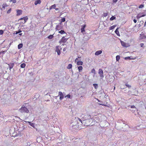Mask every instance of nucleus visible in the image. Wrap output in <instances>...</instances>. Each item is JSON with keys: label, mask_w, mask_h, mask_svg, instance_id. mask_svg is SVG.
I'll use <instances>...</instances> for the list:
<instances>
[{"label": "nucleus", "mask_w": 146, "mask_h": 146, "mask_svg": "<svg viewBox=\"0 0 146 146\" xmlns=\"http://www.w3.org/2000/svg\"><path fill=\"white\" fill-rule=\"evenodd\" d=\"M78 120V119L72 122V129L74 130H78L81 129L82 128V124H80V122Z\"/></svg>", "instance_id": "nucleus-1"}, {"label": "nucleus", "mask_w": 146, "mask_h": 146, "mask_svg": "<svg viewBox=\"0 0 146 146\" xmlns=\"http://www.w3.org/2000/svg\"><path fill=\"white\" fill-rule=\"evenodd\" d=\"M90 118V116H89L88 115H85L84 116V118H88V119H83V121H82V120L81 119H80L79 118H78V120H79V121L80 123V124H83L84 126H88L90 124V119H88V118Z\"/></svg>", "instance_id": "nucleus-2"}, {"label": "nucleus", "mask_w": 146, "mask_h": 146, "mask_svg": "<svg viewBox=\"0 0 146 146\" xmlns=\"http://www.w3.org/2000/svg\"><path fill=\"white\" fill-rule=\"evenodd\" d=\"M19 111L21 113H28L29 111L24 105L22 106L19 109Z\"/></svg>", "instance_id": "nucleus-3"}, {"label": "nucleus", "mask_w": 146, "mask_h": 146, "mask_svg": "<svg viewBox=\"0 0 146 146\" xmlns=\"http://www.w3.org/2000/svg\"><path fill=\"white\" fill-rule=\"evenodd\" d=\"M68 39V38H66L64 36L62 37L60 40L59 41V43H62L66 42Z\"/></svg>", "instance_id": "nucleus-4"}, {"label": "nucleus", "mask_w": 146, "mask_h": 146, "mask_svg": "<svg viewBox=\"0 0 146 146\" xmlns=\"http://www.w3.org/2000/svg\"><path fill=\"white\" fill-rule=\"evenodd\" d=\"M119 40H120L121 44L123 47H127L129 46V44H128L125 42L121 40L119 38Z\"/></svg>", "instance_id": "nucleus-5"}, {"label": "nucleus", "mask_w": 146, "mask_h": 146, "mask_svg": "<svg viewBox=\"0 0 146 146\" xmlns=\"http://www.w3.org/2000/svg\"><path fill=\"white\" fill-rule=\"evenodd\" d=\"M98 74H99L100 76L102 78L104 77L103 74V71L101 69H99L98 71Z\"/></svg>", "instance_id": "nucleus-6"}, {"label": "nucleus", "mask_w": 146, "mask_h": 146, "mask_svg": "<svg viewBox=\"0 0 146 146\" xmlns=\"http://www.w3.org/2000/svg\"><path fill=\"white\" fill-rule=\"evenodd\" d=\"M58 94L60 96V99L61 100L63 99L64 97V95L62 92H59Z\"/></svg>", "instance_id": "nucleus-7"}, {"label": "nucleus", "mask_w": 146, "mask_h": 146, "mask_svg": "<svg viewBox=\"0 0 146 146\" xmlns=\"http://www.w3.org/2000/svg\"><path fill=\"white\" fill-rule=\"evenodd\" d=\"M145 15L144 13H140L138 14L137 16V18L139 19L141 17H144Z\"/></svg>", "instance_id": "nucleus-8"}, {"label": "nucleus", "mask_w": 146, "mask_h": 146, "mask_svg": "<svg viewBox=\"0 0 146 146\" xmlns=\"http://www.w3.org/2000/svg\"><path fill=\"white\" fill-rule=\"evenodd\" d=\"M22 11L21 10L18 9L17 10V15L19 16L22 13Z\"/></svg>", "instance_id": "nucleus-9"}, {"label": "nucleus", "mask_w": 146, "mask_h": 146, "mask_svg": "<svg viewBox=\"0 0 146 146\" xmlns=\"http://www.w3.org/2000/svg\"><path fill=\"white\" fill-rule=\"evenodd\" d=\"M56 51L57 52V54L58 55H60V52L59 48V46H56Z\"/></svg>", "instance_id": "nucleus-10"}, {"label": "nucleus", "mask_w": 146, "mask_h": 146, "mask_svg": "<svg viewBox=\"0 0 146 146\" xmlns=\"http://www.w3.org/2000/svg\"><path fill=\"white\" fill-rule=\"evenodd\" d=\"M86 26V25L85 24L82 25V27H81V32L83 33V32H84L85 31L84 29H85V28Z\"/></svg>", "instance_id": "nucleus-11"}, {"label": "nucleus", "mask_w": 146, "mask_h": 146, "mask_svg": "<svg viewBox=\"0 0 146 146\" xmlns=\"http://www.w3.org/2000/svg\"><path fill=\"white\" fill-rule=\"evenodd\" d=\"M102 52V51L101 50H99L96 51L95 53V55L98 56L101 54Z\"/></svg>", "instance_id": "nucleus-12"}, {"label": "nucleus", "mask_w": 146, "mask_h": 146, "mask_svg": "<svg viewBox=\"0 0 146 146\" xmlns=\"http://www.w3.org/2000/svg\"><path fill=\"white\" fill-rule=\"evenodd\" d=\"M129 107H130V108H131L134 109H135V110H137L136 111V112L137 113V114H138V115H139L138 112L137 111H138L137 109L136 108V107H135V106H134V105H133V106H129Z\"/></svg>", "instance_id": "nucleus-13"}, {"label": "nucleus", "mask_w": 146, "mask_h": 146, "mask_svg": "<svg viewBox=\"0 0 146 146\" xmlns=\"http://www.w3.org/2000/svg\"><path fill=\"white\" fill-rule=\"evenodd\" d=\"M9 66L10 70L14 66V64L13 63H11L10 64H8Z\"/></svg>", "instance_id": "nucleus-14"}, {"label": "nucleus", "mask_w": 146, "mask_h": 146, "mask_svg": "<svg viewBox=\"0 0 146 146\" xmlns=\"http://www.w3.org/2000/svg\"><path fill=\"white\" fill-rule=\"evenodd\" d=\"M41 2L40 0H37L35 1V5H37V4H40L41 3Z\"/></svg>", "instance_id": "nucleus-15"}, {"label": "nucleus", "mask_w": 146, "mask_h": 146, "mask_svg": "<svg viewBox=\"0 0 146 146\" xmlns=\"http://www.w3.org/2000/svg\"><path fill=\"white\" fill-rule=\"evenodd\" d=\"M56 7V4H54L53 5H52L50 7V8H49V10H51V9H55Z\"/></svg>", "instance_id": "nucleus-16"}, {"label": "nucleus", "mask_w": 146, "mask_h": 146, "mask_svg": "<svg viewBox=\"0 0 146 146\" xmlns=\"http://www.w3.org/2000/svg\"><path fill=\"white\" fill-rule=\"evenodd\" d=\"M119 123H120L121 124L123 123V124H124L126 125V121L124 120H119Z\"/></svg>", "instance_id": "nucleus-17"}, {"label": "nucleus", "mask_w": 146, "mask_h": 146, "mask_svg": "<svg viewBox=\"0 0 146 146\" xmlns=\"http://www.w3.org/2000/svg\"><path fill=\"white\" fill-rule=\"evenodd\" d=\"M83 64V62L81 61H78L77 62V64L78 65H82Z\"/></svg>", "instance_id": "nucleus-18"}, {"label": "nucleus", "mask_w": 146, "mask_h": 146, "mask_svg": "<svg viewBox=\"0 0 146 146\" xmlns=\"http://www.w3.org/2000/svg\"><path fill=\"white\" fill-rule=\"evenodd\" d=\"M135 115H136L137 114V113L136 112V111L137 110H135V109H132V110H130Z\"/></svg>", "instance_id": "nucleus-19"}, {"label": "nucleus", "mask_w": 146, "mask_h": 146, "mask_svg": "<svg viewBox=\"0 0 146 146\" xmlns=\"http://www.w3.org/2000/svg\"><path fill=\"white\" fill-rule=\"evenodd\" d=\"M58 33L61 34H63L66 33L65 32L64 30H61V31H58Z\"/></svg>", "instance_id": "nucleus-20"}, {"label": "nucleus", "mask_w": 146, "mask_h": 146, "mask_svg": "<svg viewBox=\"0 0 146 146\" xmlns=\"http://www.w3.org/2000/svg\"><path fill=\"white\" fill-rule=\"evenodd\" d=\"M116 25H114L112 26H111L109 28L110 30H111L113 29H114L116 27Z\"/></svg>", "instance_id": "nucleus-21"}, {"label": "nucleus", "mask_w": 146, "mask_h": 146, "mask_svg": "<svg viewBox=\"0 0 146 146\" xmlns=\"http://www.w3.org/2000/svg\"><path fill=\"white\" fill-rule=\"evenodd\" d=\"M78 69L79 72H81L83 69V67L82 66H79L78 67Z\"/></svg>", "instance_id": "nucleus-22"}, {"label": "nucleus", "mask_w": 146, "mask_h": 146, "mask_svg": "<svg viewBox=\"0 0 146 146\" xmlns=\"http://www.w3.org/2000/svg\"><path fill=\"white\" fill-rule=\"evenodd\" d=\"M23 44H19L18 46V48L19 49H20L21 48H22L23 47Z\"/></svg>", "instance_id": "nucleus-23"}, {"label": "nucleus", "mask_w": 146, "mask_h": 146, "mask_svg": "<svg viewBox=\"0 0 146 146\" xmlns=\"http://www.w3.org/2000/svg\"><path fill=\"white\" fill-rule=\"evenodd\" d=\"M72 64H69L67 67L68 69H70L72 68Z\"/></svg>", "instance_id": "nucleus-24"}, {"label": "nucleus", "mask_w": 146, "mask_h": 146, "mask_svg": "<svg viewBox=\"0 0 146 146\" xmlns=\"http://www.w3.org/2000/svg\"><path fill=\"white\" fill-rule=\"evenodd\" d=\"M20 66H21V68H24L25 67V66H26V64L24 63H23L21 64V65Z\"/></svg>", "instance_id": "nucleus-25"}, {"label": "nucleus", "mask_w": 146, "mask_h": 146, "mask_svg": "<svg viewBox=\"0 0 146 146\" xmlns=\"http://www.w3.org/2000/svg\"><path fill=\"white\" fill-rule=\"evenodd\" d=\"M54 37L53 35H50L47 37V38L50 39H52Z\"/></svg>", "instance_id": "nucleus-26"}, {"label": "nucleus", "mask_w": 146, "mask_h": 146, "mask_svg": "<svg viewBox=\"0 0 146 146\" xmlns=\"http://www.w3.org/2000/svg\"><path fill=\"white\" fill-rule=\"evenodd\" d=\"M118 28H117L115 31V33L117 35L119 36V31L118 30Z\"/></svg>", "instance_id": "nucleus-27"}, {"label": "nucleus", "mask_w": 146, "mask_h": 146, "mask_svg": "<svg viewBox=\"0 0 146 146\" xmlns=\"http://www.w3.org/2000/svg\"><path fill=\"white\" fill-rule=\"evenodd\" d=\"M115 19V17L114 16H112L110 18V21H112L114 19Z\"/></svg>", "instance_id": "nucleus-28"}, {"label": "nucleus", "mask_w": 146, "mask_h": 146, "mask_svg": "<svg viewBox=\"0 0 146 146\" xmlns=\"http://www.w3.org/2000/svg\"><path fill=\"white\" fill-rule=\"evenodd\" d=\"M28 122L29 123V124L32 126V127H34V124L33 123H31V122L28 121Z\"/></svg>", "instance_id": "nucleus-29"}, {"label": "nucleus", "mask_w": 146, "mask_h": 146, "mask_svg": "<svg viewBox=\"0 0 146 146\" xmlns=\"http://www.w3.org/2000/svg\"><path fill=\"white\" fill-rule=\"evenodd\" d=\"M144 21H140L139 24V27H140L142 25Z\"/></svg>", "instance_id": "nucleus-30"}, {"label": "nucleus", "mask_w": 146, "mask_h": 146, "mask_svg": "<svg viewBox=\"0 0 146 146\" xmlns=\"http://www.w3.org/2000/svg\"><path fill=\"white\" fill-rule=\"evenodd\" d=\"M23 19L24 20L25 23L27 21L28 19V18L27 16L26 17H23Z\"/></svg>", "instance_id": "nucleus-31"}, {"label": "nucleus", "mask_w": 146, "mask_h": 146, "mask_svg": "<svg viewBox=\"0 0 146 146\" xmlns=\"http://www.w3.org/2000/svg\"><path fill=\"white\" fill-rule=\"evenodd\" d=\"M93 85L95 89L97 88L98 87V85L97 84H93Z\"/></svg>", "instance_id": "nucleus-32"}, {"label": "nucleus", "mask_w": 146, "mask_h": 146, "mask_svg": "<svg viewBox=\"0 0 146 146\" xmlns=\"http://www.w3.org/2000/svg\"><path fill=\"white\" fill-rule=\"evenodd\" d=\"M131 58L130 57L128 56L127 57H126L125 58V60H131Z\"/></svg>", "instance_id": "nucleus-33"}, {"label": "nucleus", "mask_w": 146, "mask_h": 146, "mask_svg": "<svg viewBox=\"0 0 146 146\" xmlns=\"http://www.w3.org/2000/svg\"><path fill=\"white\" fill-rule=\"evenodd\" d=\"M108 13L107 12L104 13H103V16L104 17H106L107 16Z\"/></svg>", "instance_id": "nucleus-34"}, {"label": "nucleus", "mask_w": 146, "mask_h": 146, "mask_svg": "<svg viewBox=\"0 0 146 146\" xmlns=\"http://www.w3.org/2000/svg\"><path fill=\"white\" fill-rule=\"evenodd\" d=\"M10 2H12L13 3H15L16 2V0H10L9 1Z\"/></svg>", "instance_id": "nucleus-35"}, {"label": "nucleus", "mask_w": 146, "mask_h": 146, "mask_svg": "<svg viewBox=\"0 0 146 146\" xmlns=\"http://www.w3.org/2000/svg\"><path fill=\"white\" fill-rule=\"evenodd\" d=\"M91 72L92 73H93L94 74H95L96 72H95V69L94 68H93L91 71Z\"/></svg>", "instance_id": "nucleus-36"}, {"label": "nucleus", "mask_w": 146, "mask_h": 146, "mask_svg": "<svg viewBox=\"0 0 146 146\" xmlns=\"http://www.w3.org/2000/svg\"><path fill=\"white\" fill-rule=\"evenodd\" d=\"M11 8H10L9 10H8L7 11V14L10 13H11Z\"/></svg>", "instance_id": "nucleus-37"}, {"label": "nucleus", "mask_w": 146, "mask_h": 146, "mask_svg": "<svg viewBox=\"0 0 146 146\" xmlns=\"http://www.w3.org/2000/svg\"><path fill=\"white\" fill-rule=\"evenodd\" d=\"M65 20H66V19H65V18H62L61 19V23L65 21Z\"/></svg>", "instance_id": "nucleus-38"}, {"label": "nucleus", "mask_w": 146, "mask_h": 146, "mask_svg": "<svg viewBox=\"0 0 146 146\" xmlns=\"http://www.w3.org/2000/svg\"><path fill=\"white\" fill-rule=\"evenodd\" d=\"M71 96L70 94H68L65 96V98L67 97L68 98H70Z\"/></svg>", "instance_id": "nucleus-39"}, {"label": "nucleus", "mask_w": 146, "mask_h": 146, "mask_svg": "<svg viewBox=\"0 0 146 146\" xmlns=\"http://www.w3.org/2000/svg\"><path fill=\"white\" fill-rule=\"evenodd\" d=\"M144 5L141 4L139 7V9L142 8L144 7Z\"/></svg>", "instance_id": "nucleus-40"}, {"label": "nucleus", "mask_w": 146, "mask_h": 146, "mask_svg": "<svg viewBox=\"0 0 146 146\" xmlns=\"http://www.w3.org/2000/svg\"><path fill=\"white\" fill-rule=\"evenodd\" d=\"M6 52L5 51H1L0 52V54H3L5 53Z\"/></svg>", "instance_id": "nucleus-41"}, {"label": "nucleus", "mask_w": 146, "mask_h": 146, "mask_svg": "<svg viewBox=\"0 0 146 146\" xmlns=\"http://www.w3.org/2000/svg\"><path fill=\"white\" fill-rule=\"evenodd\" d=\"M59 26L58 25H56V29L57 30H60V28H59Z\"/></svg>", "instance_id": "nucleus-42"}, {"label": "nucleus", "mask_w": 146, "mask_h": 146, "mask_svg": "<svg viewBox=\"0 0 146 146\" xmlns=\"http://www.w3.org/2000/svg\"><path fill=\"white\" fill-rule=\"evenodd\" d=\"M4 32L3 30H0V35H1L3 34Z\"/></svg>", "instance_id": "nucleus-43"}, {"label": "nucleus", "mask_w": 146, "mask_h": 146, "mask_svg": "<svg viewBox=\"0 0 146 146\" xmlns=\"http://www.w3.org/2000/svg\"><path fill=\"white\" fill-rule=\"evenodd\" d=\"M99 105H102L103 106H107L108 107H109V106H108V105H106L105 104H100V103H99Z\"/></svg>", "instance_id": "nucleus-44"}, {"label": "nucleus", "mask_w": 146, "mask_h": 146, "mask_svg": "<svg viewBox=\"0 0 146 146\" xmlns=\"http://www.w3.org/2000/svg\"><path fill=\"white\" fill-rule=\"evenodd\" d=\"M116 60L117 61H119V55H117L116 56Z\"/></svg>", "instance_id": "nucleus-45"}, {"label": "nucleus", "mask_w": 146, "mask_h": 146, "mask_svg": "<svg viewBox=\"0 0 146 146\" xmlns=\"http://www.w3.org/2000/svg\"><path fill=\"white\" fill-rule=\"evenodd\" d=\"M21 32V30L20 31H17L16 33V34H17L19 33H20Z\"/></svg>", "instance_id": "nucleus-46"}, {"label": "nucleus", "mask_w": 146, "mask_h": 146, "mask_svg": "<svg viewBox=\"0 0 146 146\" xmlns=\"http://www.w3.org/2000/svg\"><path fill=\"white\" fill-rule=\"evenodd\" d=\"M140 46L141 47H143L144 46V44L141 43L140 44Z\"/></svg>", "instance_id": "nucleus-47"}, {"label": "nucleus", "mask_w": 146, "mask_h": 146, "mask_svg": "<svg viewBox=\"0 0 146 146\" xmlns=\"http://www.w3.org/2000/svg\"><path fill=\"white\" fill-rule=\"evenodd\" d=\"M126 86H127V87H128L129 88V87H131V86L129 85L128 84H126Z\"/></svg>", "instance_id": "nucleus-48"}, {"label": "nucleus", "mask_w": 146, "mask_h": 146, "mask_svg": "<svg viewBox=\"0 0 146 146\" xmlns=\"http://www.w3.org/2000/svg\"><path fill=\"white\" fill-rule=\"evenodd\" d=\"M66 48H64L63 49V50L64 52L66 51Z\"/></svg>", "instance_id": "nucleus-49"}, {"label": "nucleus", "mask_w": 146, "mask_h": 146, "mask_svg": "<svg viewBox=\"0 0 146 146\" xmlns=\"http://www.w3.org/2000/svg\"><path fill=\"white\" fill-rule=\"evenodd\" d=\"M133 21L135 23H136L137 22V20L135 19H134Z\"/></svg>", "instance_id": "nucleus-50"}, {"label": "nucleus", "mask_w": 146, "mask_h": 146, "mask_svg": "<svg viewBox=\"0 0 146 146\" xmlns=\"http://www.w3.org/2000/svg\"><path fill=\"white\" fill-rule=\"evenodd\" d=\"M55 10H56L57 11V10H58V8H55Z\"/></svg>", "instance_id": "nucleus-51"}, {"label": "nucleus", "mask_w": 146, "mask_h": 146, "mask_svg": "<svg viewBox=\"0 0 146 146\" xmlns=\"http://www.w3.org/2000/svg\"><path fill=\"white\" fill-rule=\"evenodd\" d=\"M3 5L2 7L3 8H4L5 7V6H3Z\"/></svg>", "instance_id": "nucleus-52"}, {"label": "nucleus", "mask_w": 146, "mask_h": 146, "mask_svg": "<svg viewBox=\"0 0 146 146\" xmlns=\"http://www.w3.org/2000/svg\"><path fill=\"white\" fill-rule=\"evenodd\" d=\"M126 127H127V128H129V126L128 125H127V126H126Z\"/></svg>", "instance_id": "nucleus-53"}, {"label": "nucleus", "mask_w": 146, "mask_h": 146, "mask_svg": "<svg viewBox=\"0 0 146 146\" xmlns=\"http://www.w3.org/2000/svg\"><path fill=\"white\" fill-rule=\"evenodd\" d=\"M78 60V58H76L75 60V61L76 62L77 60Z\"/></svg>", "instance_id": "nucleus-54"}, {"label": "nucleus", "mask_w": 146, "mask_h": 146, "mask_svg": "<svg viewBox=\"0 0 146 146\" xmlns=\"http://www.w3.org/2000/svg\"><path fill=\"white\" fill-rule=\"evenodd\" d=\"M117 0H113V2H116L117 1Z\"/></svg>", "instance_id": "nucleus-55"}, {"label": "nucleus", "mask_w": 146, "mask_h": 146, "mask_svg": "<svg viewBox=\"0 0 146 146\" xmlns=\"http://www.w3.org/2000/svg\"><path fill=\"white\" fill-rule=\"evenodd\" d=\"M23 18H21L20 19V20H23Z\"/></svg>", "instance_id": "nucleus-56"}, {"label": "nucleus", "mask_w": 146, "mask_h": 146, "mask_svg": "<svg viewBox=\"0 0 146 146\" xmlns=\"http://www.w3.org/2000/svg\"><path fill=\"white\" fill-rule=\"evenodd\" d=\"M146 22H145V24H144V27L145 26V25H146Z\"/></svg>", "instance_id": "nucleus-57"}, {"label": "nucleus", "mask_w": 146, "mask_h": 146, "mask_svg": "<svg viewBox=\"0 0 146 146\" xmlns=\"http://www.w3.org/2000/svg\"><path fill=\"white\" fill-rule=\"evenodd\" d=\"M98 101L99 102H101V101L100 100H98Z\"/></svg>", "instance_id": "nucleus-58"}, {"label": "nucleus", "mask_w": 146, "mask_h": 146, "mask_svg": "<svg viewBox=\"0 0 146 146\" xmlns=\"http://www.w3.org/2000/svg\"><path fill=\"white\" fill-rule=\"evenodd\" d=\"M114 89H115V87H114Z\"/></svg>", "instance_id": "nucleus-59"}, {"label": "nucleus", "mask_w": 146, "mask_h": 146, "mask_svg": "<svg viewBox=\"0 0 146 146\" xmlns=\"http://www.w3.org/2000/svg\"><path fill=\"white\" fill-rule=\"evenodd\" d=\"M96 118H99V117H96Z\"/></svg>", "instance_id": "nucleus-60"}, {"label": "nucleus", "mask_w": 146, "mask_h": 146, "mask_svg": "<svg viewBox=\"0 0 146 146\" xmlns=\"http://www.w3.org/2000/svg\"><path fill=\"white\" fill-rule=\"evenodd\" d=\"M93 121H94L93 120Z\"/></svg>", "instance_id": "nucleus-61"}, {"label": "nucleus", "mask_w": 146, "mask_h": 146, "mask_svg": "<svg viewBox=\"0 0 146 146\" xmlns=\"http://www.w3.org/2000/svg\"><path fill=\"white\" fill-rule=\"evenodd\" d=\"M93 121H94L93 120Z\"/></svg>", "instance_id": "nucleus-62"}, {"label": "nucleus", "mask_w": 146, "mask_h": 146, "mask_svg": "<svg viewBox=\"0 0 146 146\" xmlns=\"http://www.w3.org/2000/svg\"><path fill=\"white\" fill-rule=\"evenodd\" d=\"M119 59L120 58V56H119Z\"/></svg>", "instance_id": "nucleus-63"}]
</instances>
